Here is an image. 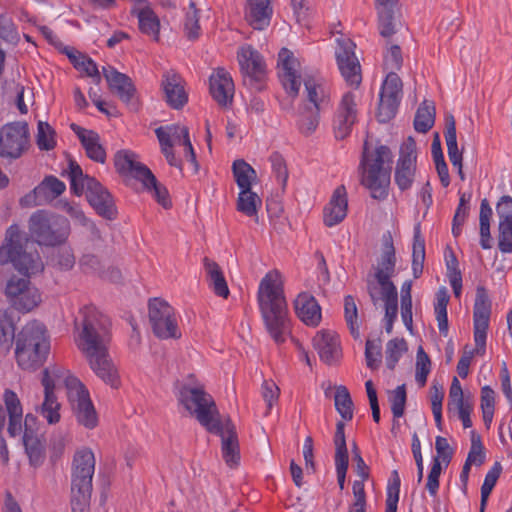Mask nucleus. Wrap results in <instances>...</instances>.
Here are the masks:
<instances>
[{"label":"nucleus","instance_id":"obj_1","mask_svg":"<svg viewBox=\"0 0 512 512\" xmlns=\"http://www.w3.org/2000/svg\"><path fill=\"white\" fill-rule=\"evenodd\" d=\"M29 247L33 244L28 235L17 225H11L5 234V244L0 247V264L11 262L24 276H12L5 287V295L11 306L23 313L30 312L41 303L39 290L31 285L29 274L43 269L41 258L37 251Z\"/></svg>","mask_w":512,"mask_h":512},{"label":"nucleus","instance_id":"obj_2","mask_svg":"<svg viewBox=\"0 0 512 512\" xmlns=\"http://www.w3.org/2000/svg\"><path fill=\"white\" fill-rule=\"evenodd\" d=\"M81 330L76 338L78 349L87 360L91 370L106 384L117 389L120 377L109 352L111 321L93 306L81 309Z\"/></svg>","mask_w":512,"mask_h":512},{"label":"nucleus","instance_id":"obj_3","mask_svg":"<svg viewBox=\"0 0 512 512\" xmlns=\"http://www.w3.org/2000/svg\"><path fill=\"white\" fill-rule=\"evenodd\" d=\"M179 402L211 434L221 438L225 463L233 468L240 462V446L236 427L230 417H221L213 397L202 386L184 384L179 390Z\"/></svg>","mask_w":512,"mask_h":512},{"label":"nucleus","instance_id":"obj_4","mask_svg":"<svg viewBox=\"0 0 512 512\" xmlns=\"http://www.w3.org/2000/svg\"><path fill=\"white\" fill-rule=\"evenodd\" d=\"M258 302L268 333L277 344L283 343L290 333L287 303L282 286L276 284L271 273L260 282Z\"/></svg>","mask_w":512,"mask_h":512},{"label":"nucleus","instance_id":"obj_5","mask_svg":"<svg viewBox=\"0 0 512 512\" xmlns=\"http://www.w3.org/2000/svg\"><path fill=\"white\" fill-rule=\"evenodd\" d=\"M392 162L393 155L388 146L379 145L369 152L368 141L364 142L359 165L360 183L370 190L372 198L384 200L388 196Z\"/></svg>","mask_w":512,"mask_h":512},{"label":"nucleus","instance_id":"obj_6","mask_svg":"<svg viewBox=\"0 0 512 512\" xmlns=\"http://www.w3.org/2000/svg\"><path fill=\"white\" fill-rule=\"evenodd\" d=\"M69 178L71 190L78 196L85 192L87 201L98 215L107 220L117 217V209L110 192L95 178L84 174L74 160L69 161Z\"/></svg>","mask_w":512,"mask_h":512},{"label":"nucleus","instance_id":"obj_7","mask_svg":"<svg viewBox=\"0 0 512 512\" xmlns=\"http://www.w3.org/2000/svg\"><path fill=\"white\" fill-rule=\"evenodd\" d=\"M50 350L45 326L37 321L27 323L16 337L15 355L18 365L25 370L40 367Z\"/></svg>","mask_w":512,"mask_h":512},{"label":"nucleus","instance_id":"obj_8","mask_svg":"<svg viewBox=\"0 0 512 512\" xmlns=\"http://www.w3.org/2000/svg\"><path fill=\"white\" fill-rule=\"evenodd\" d=\"M28 229L33 239L29 240L33 244V247H29L32 251H36L35 243L46 247L62 245L71 232L70 222L66 217L47 210L34 212L28 220Z\"/></svg>","mask_w":512,"mask_h":512},{"label":"nucleus","instance_id":"obj_9","mask_svg":"<svg viewBox=\"0 0 512 512\" xmlns=\"http://www.w3.org/2000/svg\"><path fill=\"white\" fill-rule=\"evenodd\" d=\"M95 471V457L88 448L78 450L73 458L71 472L72 512H90L92 479Z\"/></svg>","mask_w":512,"mask_h":512},{"label":"nucleus","instance_id":"obj_10","mask_svg":"<svg viewBox=\"0 0 512 512\" xmlns=\"http://www.w3.org/2000/svg\"><path fill=\"white\" fill-rule=\"evenodd\" d=\"M70 379L79 380L58 365L47 367L42 372L41 383L44 387V401L41 405V414L46 418L49 424H55L60 420V404L57 401L54 391L63 385L67 389V395L70 396V392H73V389L68 383Z\"/></svg>","mask_w":512,"mask_h":512},{"label":"nucleus","instance_id":"obj_11","mask_svg":"<svg viewBox=\"0 0 512 512\" xmlns=\"http://www.w3.org/2000/svg\"><path fill=\"white\" fill-rule=\"evenodd\" d=\"M149 322L154 335L159 339H179L174 309L164 300L154 298L149 301Z\"/></svg>","mask_w":512,"mask_h":512},{"label":"nucleus","instance_id":"obj_12","mask_svg":"<svg viewBox=\"0 0 512 512\" xmlns=\"http://www.w3.org/2000/svg\"><path fill=\"white\" fill-rule=\"evenodd\" d=\"M29 147V128L24 121L5 124L0 129V156L17 159Z\"/></svg>","mask_w":512,"mask_h":512},{"label":"nucleus","instance_id":"obj_13","mask_svg":"<svg viewBox=\"0 0 512 512\" xmlns=\"http://www.w3.org/2000/svg\"><path fill=\"white\" fill-rule=\"evenodd\" d=\"M69 386L73 389L68 396L77 422L87 429H93L98 424L97 412L89 397V392L80 380L70 379Z\"/></svg>","mask_w":512,"mask_h":512},{"label":"nucleus","instance_id":"obj_14","mask_svg":"<svg viewBox=\"0 0 512 512\" xmlns=\"http://www.w3.org/2000/svg\"><path fill=\"white\" fill-rule=\"evenodd\" d=\"M337 44L335 54L339 70L349 85L358 87L362 77L361 66L354 51L356 45L349 38H339Z\"/></svg>","mask_w":512,"mask_h":512},{"label":"nucleus","instance_id":"obj_15","mask_svg":"<svg viewBox=\"0 0 512 512\" xmlns=\"http://www.w3.org/2000/svg\"><path fill=\"white\" fill-rule=\"evenodd\" d=\"M238 61L244 85L260 90L265 75V64L260 53L251 46L242 47L238 52Z\"/></svg>","mask_w":512,"mask_h":512},{"label":"nucleus","instance_id":"obj_16","mask_svg":"<svg viewBox=\"0 0 512 512\" xmlns=\"http://www.w3.org/2000/svg\"><path fill=\"white\" fill-rule=\"evenodd\" d=\"M416 142L409 136L400 147V156L395 168V182L404 191L411 187L416 171Z\"/></svg>","mask_w":512,"mask_h":512},{"label":"nucleus","instance_id":"obj_17","mask_svg":"<svg viewBox=\"0 0 512 512\" xmlns=\"http://www.w3.org/2000/svg\"><path fill=\"white\" fill-rule=\"evenodd\" d=\"M278 64L281 65L282 69L279 74L282 85L286 92L295 98L298 96L301 86V76L297 72L300 63L290 50L282 48L278 54Z\"/></svg>","mask_w":512,"mask_h":512},{"label":"nucleus","instance_id":"obj_18","mask_svg":"<svg viewBox=\"0 0 512 512\" xmlns=\"http://www.w3.org/2000/svg\"><path fill=\"white\" fill-rule=\"evenodd\" d=\"M114 166L122 177H129L140 181L153 177L152 171L137 160V155L130 150H119L114 155Z\"/></svg>","mask_w":512,"mask_h":512},{"label":"nucleus","instance_id":"obj_19","mask_svg":"<svg viewBox=\"0 0 512 512\" xmlns=\"http://www.w3.org/2000/svg\"><path fill=\"white\" fill-rule=\"evenodd\" d=\"M498 225V248L502 253L512 252V197L502 196L497 203Z\"/></svg>","mask_w":512,"mask_h":512},{"label":"nucleus","instance_id":"obj_20","mask_svg":"<svg viewBox=\"0 0 512 512\" xmlns=\"http://www.w3.org/2000/svg\"><path fill=\"white\" fill-rule=\"evenodd\" d=\"M103 75L108 82L109 88L115 92L123 102L130 105L132 110H137V105L132 101L136 93L132 79L128 75L117 71L112 66L103 67Z\"/></svg>","mask_w":512,"mask_h":512},{"label":"nucleus","instance_id":"obj_21","mask_svg":"<svg viewBox=\"0 0 512 512\" xmlns=\"http://www.w3.org/2000/svg\"><path fill=\"white\" fill-rule=\"evenodd\" d=\"M356 118L355 95L352 92H347L343 95L339 104L335 122V137L342 140L348 136Z\"/></svg>","mask_w":512,"mask_h":512},{"label":"nucleus","instance_id":"obj_22","mask_svg":"<svg viewBox=\"0 0 512 512\" xmlns=\"http://www.w3.org/2000/svg\"><path fill=\"white\" fill-rule=\"evenodd\" d=\"M381 255L374 266V278H392L396 270V249L390 231L385 232L381 238Z\"/></svg>","mask_w":512,"mask_h":512},{"label":"nucleus","instance_id":"obj_23","mask_svg":"<svg viewBox=\"0 0 512 512\" xmlns=\"http://www.w3.org/2000/svg\"><path fill=\"white\" fill-rule=\"evenodd\" d=\"M272 0H247L245 20L255 30L266 29L271 22L273 8Z\"/></svg>","mask_w":512,"mask_h":512},{"label":"nucleus","instance_id":"obj_24","mask_svg":"<svg viewBox=\"0 0 512 512\" xmlns=\"http://www.w3.org/2000/svg\"><path fill=\"white\" fill-rule=\"evenodd\" d=\"M366 284L367 293L375 307H377L380 300H383L385 305L398 303L397 287L391 278L382 277L370 279L368 277Z\"/></svg>","mask_w":512,"mask_h":512},{"label":"nucleus","instance_id":"obj_25","mask_svg":"<svg viewBox=\"0 0 512 512\" xmlns=\"http://www.w3.org/2000/svg\"><path fill=\"white\" fill-rule=\"evenodd\" d=\"M210 93L214 100L222 107L232 103L234 83L229 73L218 68L210 77Z\"/></svg>","mask_w":512,"mask_h":512},{"label":"nucleus","instance_id":"obj_26","mask_svg":"<svg viewBox=\"0 0 512 512\" xmlns=\"http://www.w3.org/2000/svg\"><path fill=\"white\" fill-rule=\"evenodd\" d=\"M314 348L318 351L320 359L328 364H335L340 356V344L335 333L322 330L317 332L313 338Z\"/></svg>","mask_w":512,"mask_h":512},{"label":"nucleus","instance_id":"obj_27","mask_svg":"<svg viewBox=\"0 0 512 512\" xmlns=\"http://www.w3.org/2000/svg\"><path fill=\"white\" fill-rule=\"evenodd\" d=\"M305 97L302 106L324 111L330 102L329 93L326 87L314 77L307 76L303 79Z\"/></svg>","mask_w":512,"mask_h":512},{"label":"nucleus","instance_id":"obj_28","mask_svg":"<svg viewBox=\"0 0 512 512\" xmlns=\"http://www.w3.org/2000/svg\"><path fill=\"white\" fill-rule=\"evenodd\" d=\"M348 208L347 192L344 185L338 186L324 209V223L328 227L339 224L346 217Z\"/></svg>","mask_w":512,"mask_h":512},{"label":"nucleus","instance_id":"obj_29","mask_svg":"<svg viewBox=\"0 0 512 512\" xmlns=\"http://www.w3.org/2000/svg\"><path fill=\"white\" fill-rule=\"evenodd\" d=\"M162 88L165 100L171 108L179 110L187 103L188 95L182 84V79L178 74H165L162 80Z\"/></svg>","mask_w":512,"mask_h":512},{"label":"nucleus","instance_id":"obj_30","mask_svg":"<svg viewBox=\"0 0 512 512\" xmlns=\"http://www.w3.org/2000/svg\"><path fill=\"white\" fill-rule=\"evenodd\" d=\"M298 318L306 325L317 326L321 321V307L316 299L308 293H300L294 301Z\"/></svg>","mask_w":512,"mask_h":512},{"label":"nucleus","instance_id":"obj_31","mask_svg":"<svg viewBox=\"0 0 512 512\" xmlns=\"http://www.w3.org/2000/svg\"><path fill=\"white\" fill-rule=\"evenodd\" d=\"M4 402L9 415L8 433L15 437L22 431V406L16 393L9 389L5 390Z\"/></svg>","mask_w":512,"mask_h":512},{"label":"nucleus","instance_id":"obj_32","mask_svg":"<svg viewBox=\"0 0 512 512\" xmlns=\"http://www.w3.org/2000/svg\"><path fill=\"white\" fill-rule=\"evenodd\" d=\"M66 189L64 182L55 176H46L40 184L34 188L38 204L47 205L60 196Z\"/></svg>","mask_w":512,"mask_h":512},{"label":"nucleus","instance_id":"obj_33","mask_svg":"<svg viewBox=\"0 0 512 512\" xmlns=\"http://www.w3.org/2000/svg\"><path fill=\"white\" fill-rule=\"evenodd\" d=\"M23 444L30 465L34 467L41 466L46 457L45 442L42 435H23Z\"/></svg>","mask_w":512,"mask_h":512},{"label":"nucleus","instance_id":"obj_34","mask_svg":"<svg viewBox=\"0 0 512 512\" xmlns=\"http://www.w3.org/2000/svg\"><path fill=\"white\" fill-rule=\"evenodd\" d=\"M203 262L210 281V286L213 288L214 293L217 296L227 298L230 292L220 266L207 257L204 258Z\"/></svg>","mask_w":512,"mask_h":512},{"label":"nucleus","instance_id":"obj_35","mask_svg":"<svg viewBox=\"0 0 512 512\" xmlns=\"http://www.w3.org/2000/svg\"><path fill=\"white\" fill-rule=\"evenodd\" d=\"M261 204V198L251 188L240 190L236 203L237 210L247 217L254 218L255 222H258V209Z\"/></svg>","mask_w":512,"mask_h":512},{"label":"nucleus","instance_id":"obj_36","mask_svg":"<svg viewBox=\"0 0 512 512\" xmlns=\"http://www.w3.org/2000/svg\"><path fill=\"white\" fill-rule=\"evenodd\" d=\"M64 53L68 56L77 70L84 71L87 76L93 78L96 84L101 82V76L98 67L90 57L69 48H65Z\"/></svg>","mask_w":512,"mask_h":512},{"label":"nucleus","instance_id":"obj_37","mask_svg":"<svg viewBox=\"0 0 512 512\" xmlns=\"http://www.w3.org/2000/svg\"><path fill=\"white\" fill-rule=\"evenodd\" d=\"M490 315L491 300L486 289L483 286H478L473 309L474 324L489 325Z\"/></svg>","mask_w":512,"mask_h":512},{"label":"nucleus","instance_id":"obj_38","mask_svg":"<svg viewBox=\"0 0 512 512\" xmlns=\"http://www.w3.org/2000/svg\"><path fill=\"white\" fill-rule=\"evenodd\" d=\"M377 9L380 35L384 38L391 37L397 31L396 26L399 18L397 7H379Z\"/></svg>","mask_w":512,"mask_h":512},{"label":"nucleus","instance_id":"obj_39","mask_svg":"<svg viewBox=\"0 0 512 512\" xmlns=\"http://www.w3.org/2000/svg\"><path fill=\"white\" fill-rule=\"evenodd\" d=\"M322 111L300 105L298 109L297 127L305 137L311 136L319 125L320 113Z\"/></svg>","mask_w":512,"mask_h":512},{"label":"nucleus","instance_id":"obj_40","mask_svg":"<svg viewBox=\"0 0 512 512\" xmlns=\"http://www.w3.org/2000/svg\"><path fill=\"white\" fill-rule=\"evenodd\" d=\"M425 261V241L421 236L420 224L414 227L413 252H412V272L415 279H418L423 273Z\"/></svg>","mask_w":512,"mask_h":512},{"label":"nucleus","instance_id":"obj_41","mask_svg":"<svg viewBox=\"0 0 512 512\" xmlns=\"http://www.w3.org/2000/svg\"><path fill=\"white\" fill-rule=\"evenodd\" d=\"M232 171L239 189H250L252 183L257 180L255 169L243 159L233 162Z\"/></svg>","mask_w":512,"mask_h":512},{"label":"nucleus","instance_id":"obj_42","mask_svg":"<svg viewBox=\"0 0 512 512\" xmlns=\"http://www.w3.org/2000/svg\"><path fill=\"white\" fill-rule=\"evenodd\" d=\"M435 122V105L433 102L424 100L418 107L415 118L414 128L419 133H427Z\"/></svg>","mask_w":512,"mask_h":512},{"label":"nucleus","instance_id":"obj_43","mask_svg":"<svg viewBox=\"0 0 512 512\" xmlns=\"http://www.w3.org/2000/svg\"><path fill=\"white\" fill-rule=\"evenodd\" d=\"M492 208L490 207L489 201L484 198L481 201L480 213H479V225H480V245L483 249H490L491 245V233H490V220L492 218Z\"/></svg>","mask_w":512,"mask_h":512},{"label":"nucleus","instance_id":"obj_44","mask_svg":"<svg viewBox=\"0 0 512 512\" xmlns=\"http://www.w3.org/2000/svg\"><path fill=\"white\" fill-rule=\"evenodd\" d=\"M15 339V324L7 310L0 315V349L9 352Z\"/></svg>","mask_w":512,"mask_h":512},{"label":"nucleus","instance_id":"obj_45","mask_svg":"<svg viewBox=\"0 0 512 512\" xmlns=\"http://www.w3.org/2000/svg\"><path fill=\"white\" fill-rule=\"evenodd\" d=\"M99 141V135L94 131H89L87 137L81 136V144L87 156L93 161L104 163L106 160V152Z\"/></svg>","mask_w":512,"mask_h":512},{"label":"nucleus","instance_id":"obj_46","mask_svg":"<svg viewBox=\"0 0 512 512\" xmlns=\"http://www.w3.org/2000/svg\"><path fill=\"white\" fill-rule=\"evenodd\" d=\"M334 396L335 408L344 420L350 421L353 418V401L348 389L343 386H337Z\"/></svg>","mask_w":512,"mask_h":512},{"label":"nucleus","instance_id":"obj_47","mask_svg":"<svg viewBox=\"0 0 512 512\" xmlns=\"http://www.w3.org/2000/svg\"><path fill=\"white\" fill-rule=\"evenodd\" d=\"M437 303L435 305L436 319L438 322V328L441 334L447 336L448 334V317H447V305L449 302V294L446 288H441L436 294Z\"/></svg>","mask_w":512,"mask_h":512},{"label":"nucleus","instance_id":"obj_48","mask_svg":"<svg viewBox=\"0 0 512 512\" xmlns=\"http://www.w3.org/2000/svg\"><path fill=\"white\" fill-rule=\"evenodd\" d=\"M138 19L141 32L152 34L155 40H158L160 23L153 10L149 7L141 9L138 13Z\"/></svg>","mask_w":512,"mask_h":512},{"label":"nucleus","instance_id":"obj_49","mask_svg":"<svg viewBox=\"0 0 512 512\" xmlns=\"http://www.w3.org/2000/svg\"><path fill=\"white\" fill-rule=\"evenodd\" d=\"M344 317L351 335L354 339H358L360 337L358 308L354 297L351 295H347L344 298Z\"/></svg>","mask_w":512,"mask_h":512},{"label":"nucleus","instance_id":"obj_50","mask_svg":"<svg viewBox=\"0 0 512 512\" xmlns=\"http://www.w3.org/2000/svg\"><path fill=\"white\" fill-rule=\"evenodd\" d=\"M408 349L407 342L403 338H394L388 341L386 345V366L394 370L402 354Z\"/></svg>","mask_w":512,"mask_h":512},{"label":"nucleus","instance_id":"obj_51","mask_svg":"<svg viewBox=\"0 0 512 512\" xmlns=\"http://www.w3.org/2000/svg\"><path fill=\"white\" fill-rule=\"evenodd\" d=\"M142 184L147 191L153 193L154 198L163 208L168 209L171 207L168 190L158 182L154 174L153 177L147 176V179H145Z\"/></svg>","mask_w":512,"mask_h":512},{"label":"nucleus","instance_id":"obj_52","mask_svg":"<svg viewBox=\"0 0 512 512\" xmlns=\"http://www.w3.org/2000/svg\"><path fill=\"white\" fill-rule=\"evenodd\" d=\"M55 130L52 126L43 121H39L37 125L36 143L40 150H52L56 146Z\"/></svg>","mask_w":512,"mask_h":512},{"label":"nucleus","instance_id":"obj_53","mask_svg":"<svg viewBox=\"0 0 512 512\" xmlns=\"http://www.w3.org/2000/svg\"><path fill=\"white\" fill-rule=\"evenodd\" d=\"M403 83L395 72H389L381 87L380 95L383 97L401 100Z\"/></svg>","mask_w":512,"mask_h":512},{"label":"nucleus","instance_id":"obj_54","mask_svg":"<svg viewBox=\"0 0 512 512\" xmlns=\"http://www.w3.org/2000/svg\"><path fill=\"white\" fill-rule=\"evenodd\" d=\"M431 361L422 346L418 347L416 355V375L417 383L423 387L426 384L427 376L430 373Z\"/></svg>","mask_w":512,"mask_h":512},{"label":"nucleus","instance_id":"obj_55","mask_svg":"<svg viewBox=\"0 0 512 512\" xmlns=\"http://www.w3.org/2000/svg\"><path fill=\"white\" fill-rule=\"evenodd\" d=\"M407 400L406 386L402 384L389 394V401L391 403V411L394 418H400L404 415L405 405Z\"/></svg>","mask_w":512,"mask_h":512},{"label":"nucleus","instance_id":"obj_56","mask_svg":"<svg viewBox=\"0 0 512 512\" xmlns=\"http://www.w3.org/2000/svg\"><path fill=\"white\" fill-rule=\"evenodd\" d=\"M0 39L13 46H16L20 41V35L15 24L4 14H0Z\"/></svg>","mask_w":512,"mask_h":512},{"label":"nucleus","instance_id":"obj_57","mask_svg":"<svg viewBox=\"0 0 512 512\" xmlns=\"http://www.w3.org/2000/svg\"><path fill=\"white\" fill-rule=\"evenodd\" d=\"M400 101L389 99L380 95L377 119L380 123H388L397 113Z\"/></svg>","mask_w":512,"mask_h":512},{"label":"nucleus","instance_id":"obj_58","mask_svg":"<svg viewBox=\"0 0 512 512\" xmlns=\"http://www.w3.org/2000/svg\"><path fill=\"white\" fill-rule=\"evenodd\" d=\"M199 11L196 9L194 2L190 3V11L186 14L184 29L189 40H195L199 37Z\"/></svg>","mask_w":512,"mask_h":512},{"label":"nucleus","instance_id":"obj_59","mask_svg":"<svg viewBox=\"0 0 512 512\" xmlns=\"http://www.w3.org/2000/svg\"><path fill=\"white\" fill-rule=\"evenodd\" d=\"M381 340L378 338L377 340L366 341L365 345V358L366 364L370 369H376L381 363Z\"/></svg>","mask_w":512,"mask_h":512},{"label":"nucleus","instance_id":"obj_60","mask_svg":"<svg viewBox=\"0 0 512 512\" xmlns=\"http://www.w3.org/2000/svg\"><path fill=\"white\" fill-rule=\"evenodd\" d=\"M335 445V459H348V450L345 438V424L339 421L336 424V431L334 435Z\"/></svg>","mask_w":512,"mask_h":512},{"label":"nucleus","instance_id":"obj_61","mask_svg":"<svg viewBox=\"0 0 512 512\" xmlns=\"http://www.w3.org/2000/svg\"><path fill=\"white\" fill-rule=\"evenodd\" d=\"M446 127H445V140L447 144V151L449 153L458 152L457 135H456V124L453 115L449 114L446 116Z\"/></svg>","mask_w":512,"mask_h":512},{"label":"nucleus","instance_id":"obj_62","mask_svg":"<svg viewBox=\"0 0 512 512\" xmlns=\"http://www.w3.org/2000/svg\"><path fill=\"white\" fill-rule=\"evenodd\" d=\"M82 271L86 274H96L100 276L103 271V265L99 258L93 254H85L79 260Z\"/></svg>","mask_w":512,"mask_h":512},{"label":"nucleus","instance_id":"obj_63","mask_svg":"<svg viewBox=\"0 0 512 512\" xmlns=\"http://www.w3.org/2000/svg\"><path fill=\"white\" fill-rule=\"evenodd\" d=\"M262 397L267 404L268 412L273 404L278 401L280 395L279 387L272 380H265L261 386Z\"/></svg>","mask_w":512,"mask_h":512},{"label":"nucleus","instance_id":"obj_64","mask_svg":"<svg viewBox=\"0 0 512 512\" xmlns=\"http://www.w3.org/2000/svg\"><path fill=\"white\" fill-rule=\"evenodd\" d=\"M402 63L403 58L400 47L398 45H392L385 55L384 64L386 69H389L390 72L400 70Z\"/></svg>","mask_w":512,"mask_h":512}]
</instances>
